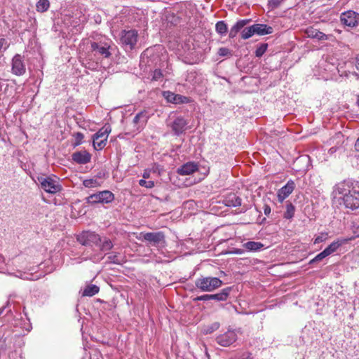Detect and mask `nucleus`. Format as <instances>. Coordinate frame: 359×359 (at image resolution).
Here are the masks:
<instances>
[{
  "label": "nucleus",
  "instance_id": "f257e3e1",
  "mask_svg": "<svg viewBox=\"0 0 359 359\" xmlns=\"http://www.w3.org/2000/svg\"><path fill=\"white\" fill-rule=\"evenodd\" d=\"M332 195L334 198L341 196L346 208H359V186H353L348 182L344 181L334 187Z\"/></svg>",
  "mask_w": 359,
  "mask_h": 359
},
{
  "label": "nucleus",
  "instance_id": "f03ea898",
  "mask_svg": "<svg viewBox=\"0 0 359 359\" xmlns=\"http://www.w3.org/2000/svg\"><path fill=\"white\" fill-rule=\"evenodd\" d=\"M222 285V281L217 277H201L197 278L195 281L196 288L200 290L201 292H212L221 287Z\"/></svg>",
  "mask_w": 359,
  "mask_h": 359
},
{
  "label": "nucleus",
  "instance_id": "7ed1b4c3",
  "mask_svg": "<svg viewBox=\"0 0 359 359\" xmlns=\"http://www.w3.org/2000/svg\"><path fill=\"white\" fill-rule=\"evenodd\" d=\"M114 198V194L111 191L104 190L90 195L86 198V201L89 204H108L111 203Z\"/></svg>",
  "mask_w": 359,
  "mask_h": 359
},
{
  "label": "nucleus",
  "instance_id": "20e7f679",
  "mask_svg": "<svg viewBox=\"0 0 359 359\" xmlns=\"http://www.w3.org/2000/svg\"><path fill=\"white\" fill-rule=\"evenodd\" d=\"M241 328L236 330H228L223 334L216 337L217 343L223 347H228L236 342L238 339V334H241Z\"/></svg>",
  "mask_w": 359,
  "mask_h": 359
},
{
  "label": "nucleus",
  "instance_id": "39448f33",
  "mask_svg": "<svg viewBox=\"0 0 359 359\" xmlns=\"http://www.w3.org/2000/svg\"><path fill=\"white\" fill-rule=\"evenodd\" d=\"M38 181L41 188L49 194H56L62 190V187L57 179L50 177H39Z\"/></svg>",
  "mask_w": 359,
  "mask_h": 359
},
{
  "label": "nucleus",
  "instance_id": "423d86ee",
  "mask_svg": "<svg viewBox=\"0 0 359 359\" xmlns=\"http://www.w3.org/2000/svg\"><path fill=\"white\" fill-rule=\"evenodd\" d=\"M111 130V126L106 124L93 135V147L96 150H101L105 147Z\"/></svg>",
  "mask_w": 359,
  "mask_h": 359
},
{
  "label": "nucleus",
  "instance_id": "0eeeda50",
  "mask_svg": "<svg viewBox=\"0 0 359 359\" xmlns=\"http://www.w3.org/2000/svg\"><path fill=\"white\" fill-rule=\"evenodd\" d=\"M138 33L135 29L122 30L120 34V41L126 49L132 50L137 41Z\"/></svg>",
  "mask_w": 359,
  "mask_h": 359
},
{
  "label": "nucleus",
  "instance_id": "6e6552de",
  "mask_svg": "<svg viewBox=\"0 0 359 359\" xmlns=\"http://www.w3.org/2000/svg\"><path fill=\"white\" fill-rule=\"evenodd\" d=\"M76 240L82 245H98L99 241H100V236L93 231H86L79 234Z\"/></svg>",
  "mask_w": 359,
  "mask_h": 359
},
{
  "label": "nucleus",
  "instance_id": "1a4fd4ad",
  "mask_svg": "<svg viewBox=\"0 0 359 359\" xmlns=\"http://www.w3.org/2000/svg\"><path fill=\"white\" fill-rule=\"evenodd\" d=\"M231 291V287H227L221 290L220 292L214 294H203L198 296L194 299V302L198 301H209L215 300L217 302L225 301L228 298L230 292Z\"/></svg>",
  "mask_w": 359,
  "mask_h": 359
},
{
  "label": "nucleus",
  "instance_id": "9d476101",
  "mask_svg": "<svg viewBox=\"0 0 359 359\" xmlns=\"http://www.w3.org/2000/svg\"><path fill=\"white\" fill-rule=\"evenodd\" d=\"M138 239L147 241L156 246L165 241V236L161 231L141 233Z\"/></svg>",
  "mask_w": 359,
  "mask_h": 359
},
{
  "label": "nucleus",
  "instance_id": "9b49d317",
  "mask_svg": "<svg viewBox=\"0 0 359 359\" xmlns=\"http://www.w3.org/2000/svg\"><path fill=\"white\" fill-rule=\"evenodd\" d=\"M11 72L15 76H22L26 72V66L23 57L20 54H16L11 61Z\"/></svg>",
  "mask_w": 359,
  "mask_h": 359
},
{
  "label": "nucleus",
  "instance_id": "f8f14e48",
  "mask_svg": "<svg viewBox=\"0 0 359 359\" xmlns=\"http://www.w3.org/2000/svg\"><path fill=\"white\" fill-rule=\"evenodd\" d=\"M341 22L346 26L354 27L359 24V14L353 11H348L341 13Z\"/></svg>",
  "mask_w": 359,
  "mask_h": 359
},
{
  "label": "nucleus",
  "instance_id": "ddd939ff",
  "mask_svg": "<svg viewBox=\"0 0 359 359\" xmlns=\"http://www.w3.org/2000/svg\"><path fill=\"white\" fill-rule=\"evenodd\" d=\"M109 48L110 46L107 43H91V49L95 52V55H99L104 58H108L111 55Z\"/></svg>",
  "mask_w": 359,
  "mask_h": 359
},
{
  "label": "nucleus",
  "instance_id": "4468645a",
  "mask_svg": "<svg viewBox=\"0 0 359 359\" xmlns=\"http://www.w3.org/2000/svg\"><path fill=\"white\" fill-rule=\"evenodd\" d=\"M149 116L147 111H142L137 113L133 120L134 124L133 131H140L146 125Z\"/></svg>",
  "mask_w": 359,
  "mask_h": 359
},
{
  "label": "nucleus",
  "instance_id": "2eb2a0df",
  "mask_svg": "<svg viewBox=\"0 0 359 359\" xmlns=\"http://www.w3.org/2000/svg\"><path fill=\"white\" fill-rule=\"evenodd\" d=\"M165 99L170 103L173 104H184L190 102V99L186 96L175 94L170 91H164L163 93Z\"/></svg>",
  "mask_w": 359,
  "mask_h": 359
},
{
  "label": "nucleus",
  "instance_id": "dca6fc26",
  "mask_svg": "<svg viewBox=\"0 0 359 359\" xmlns=\"http://www.w3.org/2000/svg\"><path fill=\"white\" fill-rule=\"evenodd\" d=\"M187 124V120L182 116H178L173 121L171 128L175 135H180L185 131Z\"/></svg>",
  "mask_w": 359,
  "mask_h": 359
},
{
  "label": "nucleus",
  "instance_id": "f3484780",
  "mask_svg": "<svg viewBox=\"0 0 359 359\" xmlns=\"http://www.w3.org/2000/svg\"><path fill=\"white\" fill-rule=\"evenodd\" d=\"M295 184L292 180H289L287 184L280 189L278 191V199L280 202H283L293 191Z\"/></svg>",
  "mask_w": 359,
  "mask_h": 359
},
{
  "label": "nucleus",
  "instance_id": "a211bd4d",
  "mask_svg": "<svg viewBox=\"0 0 359 359\" xmlns=\"http://www.w3.org/2000/svg\"><path fill=\"white\" fill-rule=\"evenodd\" d=\"M72 158L78 164H86L90 161L91 155L87 151L81 150L74 152Z\"/></svg>",
  "mask_w": 359,
  "mask_h": 359
},
{
  "label": "nucleus",
  "instance_id": "6ab92c4d",
  "mask_svg": "<svg viewBox=\"0 0 359 359\" xmlns=\"http://www.w3.org/2000/svg\"><path fill=\"white\" fill-rule=\"evenodd\" d=\"M198 169V164L194 162H188L177 169V173L180 175L193 174Z\"/></svg>",
  "mask_w": 359,
  "mask_h": 359
},
{
  "label": "nucleus",
  "instance_id": "aec40b11",
  "mask_svg": "<svg viewBox=\"0 0 359 359\" xmlns=\"http://www.w3.org/2000/svg\"><path fill=\"white\" fill-rule=\"evenodd\" d=\"M241 198L234 193H229L224 196L223 203L228 207H238L241 205Z\"/></svg>",
  "mask_w": 359,
  "mask_h": 359
},
{
  "label": "nucleus",
  "instance_id": "412c9836",
  "mask_svg": "<svg viewBox=\"0 0 359 359\" xmlns=\"http://www.w3.org/2000/svg\"><path fill=\"white\" fill-rule=\"evenodd\" d=\"M250 22V19L240 20L231 28L229 36L233 39L242 29Z\"/></svg>",
  "mask_w": 359,
  "mask_h": 359
},
{
  "label": "nucleus",
  "instance_id": "4be33fe9",
  "mask_svg": "<svg viewBox=\"0 0 359 359\" xmlns=\"http://www.w3.org/2000/svg\"><path fill=\"white\" fill-rule=\"evenodd\" d=\"M359 237V234L355 235V236L348 238L345 239L344 241H334L331 244H330L324 250L327 253V255L329 256L333 252H336L337 250L342 245L343 243L352 241L355 238Z\"/></svg>",
  "mask_w": 359,
  "mask_h": 359
},
{
  "label": "nucleus",
  "instance_id": "5701e85b",
  "mask_svg": "<svg viewBox=\"0 0 359 359\" xmlns=\"http://www.w3.org/2000/svg\"><path fill=\"white\" fill-rule=\"evenodd\" d=\"M255 34L264 36L273 32V27L265 24H254L253 25Z\"/></svg>",
  "mask_w": 359,
  "mask_h": 359
},
{
  "label": "nucleus",
  "instance_id": "b1692460",
  "mask_svg": "<svg viewBox=\"0 0 359 359\" xmlns=\"http://www.w3.org/2000/svg\"><path fill=\"white\" fill-rule=\"evenodd\" d=\"M306 34L308 37L317 39L318 40H327V36L324 33L320 32L318 29H315L312 27H309L306 29Z\"/></svg>",
  "mask_w": 359,
  "mask_h": 359
},
{
  "label": "nucleus",
  "instance_id": "393cba45",
  "mask_svg": "<svg viewBox=\"0 0 359 359\" xmlns=\"http://www.w3.org/2000/svg\"><path fill=\"white\" fill-rule=\"evenodd\" d=\"M97 246L99 247L100 251L107 252L110 250L114 245L109 238L100 236V241H99V244Z\"/></svg>",
  "mask_w": 359,
  "mask_h": 359
},
{
  "label": "nucleus",
  "instance_id": "a878e982",
  "mask_svg": "<svg viewBox=\"0 0 359 359\" xmlns=\"http://www.w3.org/2000/svg\"><path fill=\"white\" fill-rule=\"evenodd\" d=\"M243 247L248 251L257 252L264 247V245L260 242L248 241L243 244Z\"/></svg>",
  "mask_w": 359,
  "mask_h": 359
},
{
  "label": "nucleus",
  "instance_id": "bb28decb",
  "mask_svg": "<svg viewBox=\"0 0 359 359\" xmlns=\"http://www.w3.org/2000/svg\"><path fill=\"white\" fill-rule=\"evenodd\" d=\"M100 291L98 286L95 285H87L82 292V297H93Z\"/></svg>",
  "mask_w": 359,
  "mask_h": 359
},
{
  "label": "nucleus",
  "instance_id": "cd10ccee",
  "mask_svg": "<svg viewBox=\"0 0 359 359\" xmlns=\"http://www.w3.org/2000/svg\"><path fill=\"white\" fill-rule=\"evenodd\" d=\"M215 30L219 35L224 36L228 31L227 25L223 20L218 21L215 25Z\"/></svg>",
  "mask_w": 359,
  "mask_h": 359
},
{
  "label": "nucleus",
  "instance_id": "c85d7f7f",
  "mask_svg": "<svg viewBox=\"0 0 359 359\" xmlns=\"http://www.w3.org/2000/svg\"><path fill=\"white\" fill-rule=\"evenodd\" d=\"M255 33L253 25L250 27H243L241 31V38L243 39H248L252 36Z\"/></svg>",
  "mask_w": 359,
  "mask_h": 359
},
{
  "label": "nucleus",
  "instance_id": "c756f323",
  "mask_svg": "<svg viewBox=\"0 0 359 359\" xmlns=\"http://www.w3.org/2000/svg\"><path fill=\"white\" fill-rule=\"evenodd\" d=\"M36 6L37 11L43 13L49 8L50 3L48 0H39Z\"/></svg>",
  "mask_w": 359,
  "mask_h": 359
},
{
  "label": "nucleus",
  "instance_id": "7c9ffc66",
  "mask_svg": "<svg viewBox=\"0 0 359 359\" xmlns=\"http://www.w3.org/2000/svg\"><path fill=\"white\" fill-rule=\"evenodd\" d=\"M294 206L292 203H288L286 205V211L284 213V217L286 219H291L294 215Z\"/></svg>",
  "mask_w": 359,
  "mask_h": 359
},
{
  "label": "nucleus",
  "instance_id": "2f4dec72",
  "mask_svg": "<svg viewBox=\"0 0 359 359\" xmlns=\"http://www.w3.org/2000/svg\"><path fill=\"white\" fill-rule=\"evenodd\" d=\"M107 258L108 262L109 263L116 264H120L121 263V260H120L118 257V253L117 252L109 253Z\"/></svg>",
  "mask_w": 359,
  "mask_h": 359
},
{
  "label": "nucleus",
  "instance_id": "473e14b6",
  "mask_svg": "<svg viewBox=\"0 0 359 359\" xmlns=\"http://www.w3.org/2000/svg\"><path fill=\"white\" fill-rule=\"evenodd\" d=\"M83 184L85 187L88 188H94L100 186V184L96 179H86L83 180Z\"/></svg>",
  "mask_w": 359,
  "mask_h": 359
},
{
  "label": "nucleus",
  "instance_id": "72a5a7b5",
  "mask_svg": "<svg viewBox=\"0 0 359 359\" xmlns=\"http://www.w3.org/2000/svg\"><path fill=\"white\" fill-rule=\"evenodd\" d=\"M267 47H268L267 43H262L259 47H257L255 50L256 57H262L266 51Z\"/></svg>",
  "mask_w": 359,
  "mask_h": 359
},
{
  "label": "nucleus",
  "instance_id": "f704fd0d",
  "mask_svg": "<svg viewBox=\"0 0 359 359\" xmlns=\"http://www.w3.org/2000/svg\"><path fill=\"white\" fill-rule=\"evenodd\" d=\"M19 273L20 275H17V276L25 280H36L39 278V276L37 275L29 274L26 273H22L21 272Z\"/></svg>",
  "mask_w": 359,
  "mask_h": 359
},
{
  "label": "nucleus",
  "instance_id": "c9c22d12",
  "mask_svg": "<svg viewBox=\"0 0 359 359\" xmlns=\"http://www.w3.org/2000/svg\"><path fill=\"white\" fill-rule=\"evenodd\" d=\"M327 256L328 255H327V253L325 252V250H323L319 254H318L313 259L310 260L309 264H313L316 262H320Z\"/></svg>",
  "mask_w": 359,
  "mask_h": 359
},
{
  "label": "nucleus",
  "instance_id": "e433bc0d",
  "mask_svg": "<svg viewBox=\"0 0 359 359\" xmlns=\"http://www.w3.org/2000/svg\"><path fill=\"white\" fill-rule=\"evenodd\" d=\"M217 53L221 57H230L232 55L231 51L225 47L219 48Z\"/></svg>",
  "mask_w": 359,
  "mask_h": 359
},
{
  "label": "nucleus",
  "instance_id": "4c0bfd02",
  "mask_svg": "<svg viewBox=\"0 0 359 359\" xmlns=\"http://www.w3.org/2000/svg\"><path fill=\"white\" fill-rule=\"evenodd\" d=\"M8 43L4 38L0 39V58L3 56L4 51L8 48Z\"/></svg>",
  "mask_w": 359,
  "mask_h": 359
},
{
  "label": "nucleus",
  "instance_id": "58836bf2",
  "mask_svg": "<svg viewBox=\"0 0 359 359\" xmlns=\"http://www.w3.org/2000/svg\"><path fill=\"white\" fill-rule=\"evenodd\" d=\"M283 0H269L268 6L271 10L277 8L282 4Z\"/></svg>",
  "mask_w": 359,
  "mask_h": 359
},
{
  "label": "nucleus",
  "instance_id": "ea45409f",
  "mask_svg": "<svg viewBox=\"0 0 359 359\" xmlns=\"http://www.w3.org/2000/svg\"><path fill=\"white\" fill-rule=\"evenodd\" d=\"M139 184L141 187H145L147 189H151L154 187V181H147L145 180H140Z\"/></svg>",
  "mask_w": 359,
  "mask_h": 359
},
{
  "label": "nucleus",
  "instance_id": "a19ab883",
  "mask_svg": "<svg viewBox=\"0 0 359 359\" xmlns=\"http://www.w3.org/2000/svg\"><path fill=\"white\" fill-rule=\"evenodd\" d=\"M163 77V73L161 69H156L153 72L152 80L158 81Z\"/></svg>",
  "mask_w": 359,
  "mask_h": 359
},
{
  "label": "nucleus",
  "instance_id": "79ce46f5",
  "mask_svg": "<svg viewBox=\"0 0 359 359\" xmlns=\"http://www.w3.org/2000/svg\"><path fill=\"white\" fill-rule=\"evenodd\" d=\"M219 327V323H214L207 330L206 333H211Z\"/></svg>",
  "mask_w": 359,
  "mask_h": 359
},
{
  "label": "nucleus",
  "instance_id": "37998d69",
  "mask_svg": "<svg viewBox=\"0 0 359 359\" xmlns=\"http://www.w3.org/2000/svg\"><path fill=\"white\" fill-rule=\"evenodd\" d=\"M75 137H76V140L77 142L76 144H81V141L83 140L84 135L83 133L78 132L75 134Z\"/></svg>",
  "mask_w": 359,
  "mask_h": 359
},
{
  "label": "nucleus",
  "instance_id": "c03bdc74",
  "mask_svg": "<svg viewBox=\"0 0 359 359\" xmlns=\"http://www.w3.org/2000/svg\"><path fill=\"white\" fill-rule=\"evenodd\" d=\"M326 239V237L325 236H318L315 238L314 243H320L323 242Z\"/></svg>",
  "mask_w": 359,
  "mask_h": 359
},
{
  "label": "nucleus",
  "instance_id": "a18cd8bd",
  "mask_svg": "<svg viewBox=\"0 0 359 359\" xmlns=\"http://www.w3.org/2000/svg\"><path fill=\"white\" fill-rule=\"evenodd\" d=\"M151 170H145L142 174L143 180L148 179L150 177Z\"/></svg>",
  "mask_w": 359,
  "mask_h": 359
},
{
  "label": "nucleus",
  "instance_id": "49530a36",
  "mask_svg": "<svg viewBox=\"0 0 359 359\" xmlns=\"http://www.w3.org/2000/svg\"><path fill=\"white\" fill-rule=\"evenodd\" d=\"M241 359H253L250 353H245L242 355Z\"/></svg>",
  "mask_w": 359,
  "mask_h": 359
},
{
  "label": "nucleus",
  "instance_id": "de8ad7c7",
  "mask_svg": "<svg viewBox=\"0 0 359 359\" xmlns=\"http://www.w3.org/2000/svg\"><path fill=\"white\" fill-rule=\"evenodd\" d=\"M264 212L266 215H269L271 213V208L268 205H264Z\"/></svg>",
  "mask_w": 359,
  "mask_h": 359
},
{
  "label": "nucleus",
  "instance_id": "09e8293b",
  "mask_svg": "<svg viewBox=\"0 0 359 359\" xmlns=\"http://www.w3.org/2000/svg\"><path fill=\"white\" fill-rule=\"evenodd\" d=\"M4 265H5V259L1 255H0V269H4Z\"/></svg>",
  "mask_w": 359,
  "mask_h": 359
},
{
  "label": "nucleus",
  "instance_id": "8fccbe9b",
  "mask_svg": "<svg viewBox=\"0 0 359 359\" xmlns=\"http://www.w3.org/2000/svg\"><path fill=\"white\" fill-rule=\"evenodd\" d=\"M243 252L244 250L242 249H234L233 251L231 252V253L236 255H241L243 253Z\"/></svg>",
  "mask_w": 359,
  "mask_h": 359
},
{
  "label": "nucleus",
  "instance_id": "3c124183",
  "mask_svg": "<svg viewBox=\"0 0 359 359\" xmlns=\"http://www.w3.org/2000/svg\"><path fill=\"white\" fill-rule=\"evenodd\" d=\"M355 67L359 71V54L355 57Z\"/></svg>",
  "mask_w": 359,
  "mask_h": 359
},
{
  "label": "nucleus",
  "instance_id": "603ef678",
  "mask_svg": "<svg viewBox=\"0 0 359 359\" xmlns=\"http://www.w3.org/2000/svg\"><path fill=\"white\" fill-rule=\"evenodd\" d=\"M9 305V302H6V305L0 308V316L4 313L5 309Z\"/></svg>",
  "mask_w": 359,
  "mask_h": 359
},
{
  "label": "nucleus",
  "instance_id": "864d4df0",
  "mask_svg": "<svg viewBox=\"0 0 359 359\" xmlns=\"http://www.w3.org/2000/svg\"><path fill=\"white\" fill-rule=\"evenodd\" d=\"M355 149L359 151V137L358 138V140H356V142L355 144Z\"/></svg>",
  "mask_w": 359,
  "mask_h": 359
},
{
  "label": "nucleus",
  "instance_id": "5fc2aeb1",
  "mask_svg": "<svg viewBox=\"0 0 359 359\" xmlns=\"http://www.w3.org/2000/svg\"><path fill=\"white\" fill-rule=\"evenodd\" d=\"M336 150H337V148H336V147H331V148L330 149L329 152H330V153H331V154H332V153L335 152V151H336Z\"/></svg>",
  "mask_w": 359,
  "mask_h": 359
},
{
  "label": "nucleus",
  "instance_id": "6e6d98bb",
  "mask_svg": "<svg viewBox=\"0 0 359 359\" xmlns=\"http://www.w3.org/2000/svg\"><path fill=\"white\" fill-rule=\"evenodd\" d=\"M357 103H358V106H359V95H358V96Z\"/></svg>",
  "mask_w": 359,
  "mask_h": 359
}]
</instances>
